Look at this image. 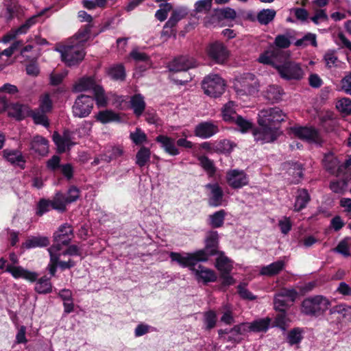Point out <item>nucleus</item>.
Segmentation results:
<instances>
[{"mask_svg": "<svg viewBox=\"0 0 351 351\" xmlns=\"http://www.w3.org/2000/svg\"><path fill=\"white\" fill-rule=\"evenodd\" d=\"M196 61L193 58L187 56H181L175 58L168 64V69L172 72L186 71L190 69L195 67Z\"/></svg>", "mask_w": 351, "mask_h": 351, "instance_id": "nucleus-14", "label": "nucleus"}, {"mask_svg": "<svg viewBox=\"0 0 351 351\" xmlns=\"http://www.w3.org/2000/svg\"><path fill=\"white\" fill-rule=\"evenodd\" d=\"M191 270L195 274L197 279L202 280L205 283L215 282L217 280V276L213 270L201 265H198L197 268H191Z\"/></svg>", "mask_w": 351, "mask_h": 351, "instance_id": "nucleus-22", "label": "nucleus"}, {"mask_svg": "<svg viewBox=\"0 0 351 351\" xmlns=\"http://www.w3.org/2000/svg\"><path fill=\"white\" fill-rule=\"evenodd\" d=\"M58 51L61 54L62 60L69 66L80 64L86 55L84 47L72 41L61 47Z\"/></svg>", "mask_w": 351, "mask_h": 351, "instance_id": "nucleus-2", "label": "nucleus"}, {"mask_svg": "<svg viewBox=\"0 0 351 351\" xmlns=\"http://www.w3.org/2000/svg\"><path fill=\"white\" fill-rule=\"evenodd\" d=\"M3 156L10 164L25 169L26 160L20 150L5 149L3 151Z\"/></svg>", "mask_w": 351, "mask_h": 351, "instance_id": "nucleus-19", "label": "nucleus"}, {"mask_svg": "<svg viewBox=\"0 0 351 351\" xmlns=\"http://www.w3.org/2000/svg\"><path fill=\"white\" fill-rule=\"evenodd\" d=\"M311 44L313 47L317 46V37L315 34L307 33L302 38L295 41V45L297 47H305Z\"/></svg>", "mask_w": 351, "mask_h": 351, "instance_id": "nucleus-50", "label": "nucleus"}, {"mask_svg": "<svg viewBox=\"0 0 351 351\" xmlns=\"http://www.w3.org/2000/svg\"><path fill=\"white\" fill-rule=\"evenodd\" d=\"M233 123H234L239 128L240 131L243 133L246 132L252 127V122L243 118L241 115H239L233 121Z\"/></svg>", "mask_w": 351, "mask_h": 351, "instance_id": "nucleus-58", "label": "nucleus"}, {"mask_svg": "<svg viewBox=\"0 0 351 351\" xmlns=\"http://www.w3.org/2000/svg\"><path fill=\"white\" fill-rule=\"evenodd\" d=\"M130 56L136 62H145L146 64L149 62V56L138 49H133Z\"/></svg>", "mask_w": 351, "mask_h": 351, "instance_id": "nucleus-59", "label": "nucleus"}, {"mask_svg": "<svg viewBox=\"0 0 351 351\" xmlns=\"http://www.w3.org/2000/svg\"><path fill=\"white\" fill-rule=\"evenodd\" d=\"M292 38V36L289 33L278 34L276 36L274 43L270 45H274V47L283 50V49H287L290 47Z\"/></svg>", "mask_w": 351, "mask_h": 351, "instance_id": "nucleus-41", "label": "nucleus"}, {"mask_svg": "<svg viewBox=\"0 0 351 351\" xmlns=\"http://www.w3.org/2000/svg\"><path fill=\"white\" fill-rule=\"evenodd\" d=\"M226 180L228 185L234 189H241L249 183V178L245 172L237 169L227 172Z\"/></svg>", "mask_w": 351, "mask_h": 351, "instance_id": "nucleus-12", "label": "nucleus"}, {"mask_svg": "<svg viewBox=\"0 0 351 351\" xmlns=\"http://www.w3.org/2000/svg\"><path fill=\"white\" fill-rule=\"evenodd\" d=\"M337 109L346 114H351V99L343 97L339 99L336 104Z\"/></svg>", "mask_w": 351, "mask_h": 351, "instance_id": "nucleus-55", "label": "nucleus"}, {"mask_svg": "<svg viewBox=\"0 0 351 351\" xmlns=\"http://www.w3.org/2000/svg\"><path fill=\"white\" fill-rule=\"evenodd\" d=\"M123 154V151L121 147L110 146L106 149L105 154L102 156V160L106 162H110L122 156Z\"/></svg>", "mask_w": 351, "mask_h": 351, "instance_id": "nucleus-42", "label": "nucleus"}, {"mask_svg": "<svg viewBox=\"0 0 351 351\" xmlns=\"http://www.w3.org/2000/svg\"><path fill=\"white\" fill-rule=\"evenodd\" d=\"M226 216V212L224 210L216 211L212 215H208L207 223L213 228H221L224 223Z\"/></svg>", "mask_w": 351, "mask_h": 351, "instance_id": "nucleus-29", "label": "nucleus"}, {"mask_svg": "<svg viewBox=\"0 0 351 351\" xmlns=\"http://www.w3.org/2000/svg\"><path fill=\"white\" fill-rule=\"evenodd\" d=\"M236 16V11L230 7L221 9H215L210 19L206 21V23L213 24L223 19L234 20Z\"/></svg>", "mask_w": 351, "mask_h": 351, "instance_id": "nucleus-21", "label": "nucleus"}, {"mask_svg": "<svg viewBox=\"0 0 351 351\" xmlns=\"http://www.w3.org/2000/svg\"><path fill=\"white\" fill-rule=\"evenodd\" d=\"M160 6V8L156 12L155 16L160 21H164L167 18L168 12L172 9V5L171 3H164Z\"/></svg>", "mask_w": 351, "mask_h": 351, "instance_id": "nucleus-57", "label": "nucleus"}, {"mask_svg": "<svg viewBox=\"0 0 351 351\" xmlns=\"http://www.w3.org/2000/svg\"><path fill=\"white\" fill-rule=\"evenodd\" d=\"M219 235L217 231H210L205 239V247L204 249L197 250V254L201 262H206L212 256L218 255Z\"/></svg>", "mask_w": 351, "mask_h": 351, "instance_id": "nucleus-7", "label": "nucleus"}, {"mask_svg": "<svg viewBox=\"0 0 351 351\" xmlns=\"http://www.w3.org/2000/svg\"><path fill=\"white\" fill-rule=\"evenodd\" d=\"M324 59L326 63V66L328 68H332L336 66V63L338 60V58L335 55V51H327L324 56Z\"/></svg>", "mask_w": 351, "mask_h": 351, "instance_id": "nucleus-62", "label": "nucleus"}, {"mask_svg": "<svg viewBox=\"0 0 351 351\" xmlns=\"http://www.w3.org/2000/svg\"><path fill=\"white\" fill-rule=\"evenodd\" d=\"M293 133L298 138L311 143L321 145L322 139L317 130L312 127H293Z\"/></svg>", "mask_w": 351, "mask_h": 351, "instance_id": "nucleus-13", "label": "nucleus"}, {"mask_svg": "<svg viewBox=\"0 0 351 351\" xmlns=\"http://www.w3.org/2000/svg\"><path fill=\"white\" fill-rule=\"evenodd\" d=\"M258 128L253 130L254 140L261 145L275 141L281 134L280 124L286 114L278 107L261 110L258 114Z\"/></svg>", "mask_w": 351, "mask_h": 351, "instance_id": "nucleus-1", "label": "nucleus"}, {"mask_svg": "<svg viewBox=\"0 0 351 351\" xmlns=\"http://www.w3.org/2000/svg\"><path fill=\"white\" fill-rule=\"evenodd\" d=\"M49 243V239L47 237L40 235L32 236L23 243V247L29 250L36 247H47Z\"/></svg>", "mask_w": 351, "mask_h": 351, "instance_id": "nucleus-25", "label": "nucleus"}, {"mask_svg": "<svg viewBox=\"0 0 351 351\" xmlns=\"http://www.w3.org/2000/svg\"><path fill=\"white\" fill-rule=\"evenodd\" d=\"M91 29V24L85 25L78 30L73 38H71V41L74 42L78 45H82V46L84 47L85 43L90 37Z\"/></svg>", "mask_w": 351, "mask_h": 351, "instance_id": "nucleus-28", "label": "nucleus"}, {"mask_svg": "<svg viewBox=\"0 0 351 351\" xmlns=\"http://www.w3.org/2000/svg\"><path fill=\"white\" fill-rule=\"evenodd\" d=\"M95 118L102 123L119 121L118 114L111 110L99 111Z\"/></svg>", "mask_w": 351, "mask_h": 351, "instance_id": "nucleus-45", "label": "nucleus"}, {"mask_svg": "<svg viewBox=\"0 0 351 351\" xmlns=\"http://www.w3.org/2000/svg\"><path fill=\"white\" fill-rule=\"evenodd\" d=\"M208 54L213 60L218 64L223 63L228 57L226 47L219 42H215L209 45Z\"/></svg>", "mask_w": 351, "mask_h": 351, "instance_id": "nucleus-17", "label": "nucleus"}, {"mask_svg": "<svg viewBox=\"0 0 351 351\" xmlns=\"http://www.w3.org/2000/svg\"><path fill=\"white\" fill-rule=\"evenodd\" d=\"M221 114L223 121L228 123H233V121L239 115L238 114L234 108V103L229 101L222 108Z\"/></svg>", "mask_w": 351, "mask_h": 351, "instance_id": "nucleus-37", "label": "nucleus"}, {"mask_svg": "<svg viewBox=\"0 0 351 351\" xmlns=\"http://www.w3.org/2000/svg\"><path fill=\"white\" fill-rule=\"evenodd\" d=\"M51 209H52V206L50 199L42 198L37 203L36 215L41 217L44 214L48 213Z\"/></svg>", "mask_w": 351, "mask_h": 351, "instance_id": "nucleus-53", "label": "nucleus"}, {"mask_svg": "<svg viewBox=\"0 0 351 351\" xmlns=\"http://www.w3.org/2000/svg\"><path fill=\"white\" fill-rule=\"evenodd\" d=\"M202 86L206 95L212 97H218L224 92L226 84L219 75L213 74L205 77Z\"/></svg>", "mask_w": 351, "mask_h": 351, "instance_id": "nucleus-6", "label": "nucleus"}, {"mask_svg": "<svg viewBox=\"0 0 351 351\" xmlns=\"http://www.w3.org/2000/svg\"><path fill=\"white\" fill-rule=\"evenodd\" d=\"M213 0H199L195 4V10L196 12H206L209 11L212 6Z\"/></svg>", "mask_w": 351, "mask_h": 351, "instance_id": "nucleus-61", "label": "nucleus"}, {"mask_svg": "<svg viewBox=\"0 0 351 351\" xmlns=\"http://www.w3.org/2000/svg\"><path fill=\"white\" fill-rule=\"evenodd\" d=\"M200 166L206 171L209 176H213L216 172L213 162L206 156L198 157Z\"/></svg>", "mask_w": 351, "mask_h": 351, "instance_id": "nucleus-48", "label": "nucleus"}, {"mask_svg": "<svg viewBox=\"0 0 351 351\" xmlns=\"http://www.w3.org/2000/svg\"><path fill=\"white\" fill-rule=\"evenodd\" d=\"M130 105L136 117L142 115L145 108V102L142 95L137 94L132 96L130 99Z\"/></svg>", "mask_w": 351, "mask_h": 351, "instance_id": "nucleus-32", "label": "nucleus"}, {"mask_svg": "<svg viewBox=\"0 0 351 351\" xmlns=\"http://www.w3.org/2000/svg\"><path fill=\"white\" fill-rule=\"evenodd\" d=\"M293 302H289L287 299L284 298L282 294H276L274 299V309L278 311H284L289 307Z\"/></svg>", "mask_w": 351, "mask_h": 351, "instance_id": "nucleus-49", "label": "nucleus"}, {"mask_svg": "<svg viewBox=\"0 0 351 351\" xmlns=\"http://www.w3.org/2000/svg\"><path fill=\"white\" fill-rule=\"evenodd\" d=\"M186 14L187 13L184 10H173L169 20L165 23V28H173L176 24L186 15Z\"/></svg>", "mask_w": 351, "mask_h": 351, "instance_id": "nucleus-46", "label": "nucleus"}, {"mask_svg": "<svg viewBox=\"0 0 351 351\" xmlns=\"http://www.w3.org/2000/svg\"><path fill=\"white\" fill-rule=\"evenodd\" d=\"M304 330L300 328H293L287 334V340L290 346L299 344L303 339Z\"/></svg>", "mask_w": 351, "mask_h": 351, "instance_id": "nucleus-43", "label": "nucleus"}, {"mask_svg": "<svg viewBox=\"0 0 351 351\" xmlns=\"http://www.w3.org/2000/svg\"><path fill=\"white\" fill-rule=\"evenodd\" d=\"M208 191V204L211 207H219L222 206L223 201V191L218 183H208L205 185Z\"/></svg>", "mask_w": 351, "mask_h": 351, "instance_id": "nucleus-15", "label": "nucleus"}, {"mask_svg": "<svg viewBox=\"0 0 351 351\" xmlns=\"http://www.w3.org/2000/svg\"><path fill=\"white\" fill-rule=\"evenodd\" d=\"M218 132V125L212 121L201 122L195 126L194 130L195 135L202 139L210 138Z\"/></svg>", "mask_w": 351, "mask_h": 351, "instance_id": "nucleus-18", "label": "nucleus"}, {"mask_svg": "<svg viewBox=\"0 0 351 351\" xmlns=\"http://www.w3.org/2000/svg\"><path fill=\"white\" fill-rule=\"evenodd\" d=\"M238 94L252 95L258 91V83L255 75L250 73H243L237 76L234 84Z\"/></svg>", "mask_w": 351, "mask_h": 351, "instance_id": "nucleus-5", "label": "nucleus"}, {"mask_svg": "<svg viewBox=\"0 0 351 351\" xmlns=\"http://www.w3.org/2000/svg\"><path fill=\"white\" fill-rule=\"evenodd\" d=\"M5 271L10 273L15 279L22 278L31 282H36L38 276L36 272L11 264L6 265Z\"/></svg>", "mask_w": 351, "mask_h": 351, "instance_id": "nucleus-16", "label": "nucleus"}, {"mask_svg": "<svg viewBox=\"0 0 351 351\" xmlns=\"http://www.w3.org/2000/svg\"><path fill=\"white\" fill-rule=\"evenodd\" d=\"M276 12L274 9H263L256 16L258 23L261 25H268L275 18Z\"/></svg>", "mask_w": 351, "mask_h": 351, "instance_id": "nucleus-38", "label": "nucleus"}, {"mask_svg": "<svg viewBox=\"0 0 351 351\" xmlns=\"http://www.w3.org/2000/svg\"><path fill=\"white\" fill-rule=\"evenodd\" d=\"M94 106L93 97L81 94L77 97L72 106V114L74 117L85 118L89 116Z\"/></svg>", "mask_w": 351, "mask_h": 351, "instance_id": "nucleus-8", "label": "nucleus"}, {"mask_svg": "<svg viewBox=\"0 0 351 351\" xmlns=\"http://www.w3.org/2000/svg\"><path fill=\"white\" fill-rule=\"evenodd\" d=\"M94 93V99L96 101V104L98 107H105L107 105L108 101L107 97L105 95V92L104 88L101 86H96L95 88Z\"/></svg>", "mask_w": 351, "mask_h": 351, "instance_id": "nucleus-51", "label": "nucleus"}, {"mask_svg": "<svg viewBox=\"0 0 351 351\" xmlns=\"http://www.w3.org/2000/svg\"><path fill=\"white\" fill-rule=\"evenodd\" d=\"M311 200V196L305 189H300L297 191L294 204V210L299 212L306 207Z\"/></svg>", "mask_w": 351, "mask_h": 351, "instance_id": "nucleus-26", "label": "nucleus"}, {"mask_svg": "<svg viewBox=\"0 0 351 351\" xmlns=\"http://www.w3.org/2000/svg\"><path fill=\"white\" fill-rule=\"evenodd\" d=\"M73 237V229L67 223H63L59 226L53 233V244L51 245L52 250H60L62 246L68 245Z\"/></svg>", "mask_w": 351, "mask_h": 351, "instance_id": "nucleus-9", "label": "nucleus"}, {"mask_svg": "<svg viewBox=\"0 0 351 351\" xmlns=\"http://www.w3.org/2000/svg\"><path fill=\"white\" fill-rule=\"evenodd\" d=\"M330 305L329 300L322 295H315L304 300L302 312L306 315L319 316L326 311Z\"/></svg>", "mask_w": 351, "mask_h": 351, "instance_id": "nucleus-4", "label": "nucleus"}, {"mask_svg": "<svg viewBox=\"0 0 351 351\" xmlns=\"http://www.w3.org/2000/svg\"><path fill=\"white\" fill-rule=\"evenodd\" d=\"M171 261L176 262L182 267H195L196 264L201 262L196 251L193 253H181L171 252L169 254Z\"/></svg>", "mask_w": 351, "mask_h": 351, "instance_id": "nucleus-11", "label": "nucleus"}, {"mask_svg": "<svg viewBox=\"0 0 351 351\" xmlns=\"http://www.w3.org/2000/svg\"><path fill=\"white\" fill-rule=\"evenodd\" d=\"M40 104L38 110H42L45 112H49L51 110L53 104L52 101L50 98V95L48 93H46L40 97Z\"/></svg>", "mask_w": 351, "mask_h": 351, "instance_id": "nucleus-56", "label": "nucleus"}, {"mask_svg": "<svg viewBox=\"0 0 351 351\" xmlns=\"http://www.w3.org/2000/svg\"><path fill=\"white\" fill-rule=\"evenodd\" d=\"M47 168L51 171H55L61 167L60 157L57 155H53L46 163Z\"/></svg>", "mask_w": 351, "mask_h": 351, "instance_id": "nucleus-63", "label": "nucleus"}, {"mask_svg": "<svg viewBox=\"0 0 351 351\" xmlns=\"http://www.w3.org/2000/svg\"><path fill=\"white\" fill-rule=\"evenodd\" d=\"M80 189L75 186H71L67 191L65 199L68 204L76 202L80 197Z\"/></svg>", "mask_w": 351, "mask_h": 351, "instance_id": "nucleus-60", "label": "nucleus"}, {"mask_svg": "<svg viewBox=\"0 0 351 351\" xmlns=\"http://www.w3.org/2000/svg\"><path fill=\"white\" fill-rule=\"evenodd\" d=\"M46 114L47 112L38 109H35L30 111V116L36 124L42 125L45 128H47L49 125V123Z\"/></svg>", "mask_w": 351, "mask_h": 351, "instance_id": "nucleus-44", "label": "nucleus"}, {"mask_svg": "<svg viewBox=\"0 0 351 351\" xmlns=\"http://www.w3.org/2000/svg\"><path fill=\"white\" fill-rule=\"evenodd\" d=\"M130 138L132 141L136 145H139L146 142L147 140V135L140 128H136L135 131L131 132Z\"/></svg>", "mask_w": 351, "mask_h": 351, "instance_id": "nucleus-54", "label": "nucleus"}, {"mask_svg": "<svg viewBox=\"0 0 351 351\" xmlns=\"http://www.w3.org/2000/svg\"><path fill=\"white\" fill-rule=\"evenodd\" d=\"M285 267V262L278 260L268 265L263 266L260 270V274L266 276H274L280 274Z\"/></svg>", "mask_w": 351, "mask_h": 351, "instance_id": "nucleus-24", "label": "nucleus"}, {"mask_svg": "<svg viewBox=\"0 0 351 351\" xmlns=\"http://www.w3.org/2000/svg\"><path fill=\"white\" fill-rule=\"evenodd\" d=\"M283 94V90L278 85H269L264 91L265 98L271 103L280 101Z\"/></svg>", "mask_w": 351, "mask_h": 351, "instance_id": "nucleus-27", "label": "nucleus"}, {"mask_svg": "<svg viewBox=\"0 0 351 351\" xmlns=\"http://www.w3.org/2000/svg\"><path fill=\"white\" fill-rule=\"evenodd\" d=\"M26 108L24 105L14 104L9 108L8 114L17 120H22L26 117Z\"/></svg>", "mask_w": 351, "mask_h": 351, "instance_id": "nucleus-39", "label": "nucleus"}, {"mask_svg": "<svg viewBox=\"0 0 351 351\" xmlns=\"http://www.w3.org/2000/svg\"><path fill=\"white\" fill-rule=\"evenodd\" d=\"M341 84L342 90L351 95V72L342 78Z\"/></svg>", "mask_w": 351, "mask_h": 351, "instance_id": "nucleus-64", "label": "nucleus"}, {"mask_svg": "<svg viewBox=\"0 0 351 351\" xmlns=\"http://www.w3.org/2000/svg\"><path fill=\"white\" fill-rule=\"evenodd\" d=\"M217 320V313L213 310H210L204 313L203 323L204 328L206 330H210L216 326Z\"/></svg>", "mask_w": 351, "mask_h": 351, "instance_id": "nucleus-40", "label": "nucleus"}, {"mask_svg": "<svg viewBox=\"0 0 351 351\" xmlns=\"http://www.w3.org/2000/svg\"><path fill=\"white\" fill-rule=\"evenodd\" d=\"M108 75L114 80H123L125 77V69L121 64L115 65L109 69Z\"/></svg>", "mask_w": 351, "mask_h": 351, "instance_id": "nucleus-52", "label": "nucleus"}, {"mask_svg": "<svg viewBox=\"0 0 351 351\" xmlns=\"http://www.w3.org/2000/svg\"><path fill=\"white\" fill-rule=\"evenodd\" d=\"M30 149L41 156H46L49 152V141L45 137L36 135L31 140Z\"/></svg>", "mask_w": 351, "mask_h": 351, "instance_id": "nucleus-20", "label": "nucleus"}, {"mask_svg": "<svg viewBox=\"0 0 351 351\" xmlns=\"http://www.w3.org/2000/svg\"><path fill=\"white\" fill-rule=\"evenodd\" d=\"M34 290L39 294H47L52 292V284L50 278L44 276L36 282Z\"/></svg>", "mask_w": 351, "mask_h": 351, "instance_id": "nucleus-33", "label": "nucleus"}, {"mask_svg": "<svg viewBox=\"0 0 351 351\" xmlns=\"http://www.w3.org/2000/svg\"><path fill=\"white\" fill-rule=\"evenodd\" d=\"M156 141L160 144L161 147L165 152L171 156L179 154V150L175 145L174 139L165 135H158L156 138Z\"/></svg>", "mask_w": 351, "mask_h": 351, "instance_id": "nucleus-23", "label": "nucleus"}, {"mask_svg": "<svg viewBox=\"0 0 351 351\" xmlns=\"http://www.w3.org/2000/svg\"><path fill=\"white\" fill-rule=\"evenodd\" d=\"M150 149L145 146L141 147L136 154V164L143 167L145 166L150 160Z\"/></svg>", "mask_w": 351, "mask_h": 351, "instance_id": "nucleus-36", "label": "nucleus"}, {"mask_svg": "<svg viewBox=\"0 0 351 351\" xmlns=\"http://www.w3.org/2000/svg\"><path fill=\"white\" fill-rule=\"evenodd\" d=\"M50 202L52 209L60 213H63L66 210V206L68 203L65 199V195L62 193L57 192Z\"/></svg>", "mask_w": 351, "mask_h": 351, "instance_id": "nucleus-35", "label": "nucleus"}, {"mask_svg": "<svg viewBox=\"0 0 351 351\" xmlns=\"http://www.w3.org/2000/svg\"><path fill=\"white\" fill-rule=\"evenodd\" d=\"M215 267L221 273H230L232 269L230 260L223 252L218 254Z\"/></svg>", "mask_w": 351, "mask_h": 351, "instance_id": "nucleus-34", "label": "nucleus"}, {"mask_svg": "<svg viewBox=\"0 0 351 351\" xmlns=\"http://www.w3.org/2000/svg\"><path fill=\"white\" fill-rule=\"evenodd\" d=\"M289 53L282 49L269 45L268 48L260 55L258 60L264 64L271 65L277 70L288 59H289Z\"/></svg>", "mask_w": 351, "mask_h": 351, "instance_id": "nucleus-3", "label": "nucleus"}, {"mask_svg": "<svg viewBox=\"0 0 351 351\" xmlns=\"http://www.w3.org/2000/svg\"><path fill=\"white\" fill-rule=\"evenodd\" d=\"M277 71L280 76L286 80H300L304 76L300 65L289 59Z\"/></svg>", "mask_w": 351, "mask_h": 351, "instance_id": "nucleus-10", "label": "nucleus"}, {"mask_svg": "<svg viewBox=\"0 0 351 351\" xmlns=\"http://www.w3.org/2000/svg\"><path fill=\"white\" fill-rule=\"evenodd\" d=\"M269 319H261L252 322L248 326L250 331L253 332H263L267 330L269 326Z\"/></svg>", "mask_w": 351, "mask_h": 351, "instance_id": "nucleus-47", "label": "nucleus"}, {"mask_svg": "<svg viewBox=\"0 0 351 351\" xmlns=\"http://www.w3.org/2000/svg\"><path fill=\"white\" fill-rule=\"evenodd\" d=\"M289 165L287 173L292 176L291 183L298 184L303 177L302 165L299 162H292L289 163Z\"/></svg>", "mask_w": 351, "mask_h": 351, "instance_id": "nucleus-30", "label": "nucleus"}, {"mask_svg": "<svg viewBox=\"0 0 351 351\" xmlns=\"http://www.w3.org/2000/svg\"><path fill=\"white\" fill-rule=\"evenodd\" d=\"M99 85H97L94 79L92 77H86L81 78L73 87V90L75 92H82L87 90L92 89L93 91L95 90V88L96 86H99Z\"/></svg>", "mask_w": 351, "mask_h": 351, "instance_id": "nucleus-31", "label": "nucleus"}]
</instances>
